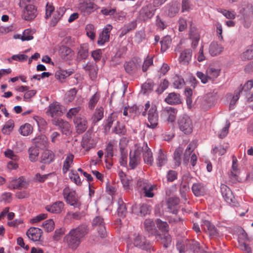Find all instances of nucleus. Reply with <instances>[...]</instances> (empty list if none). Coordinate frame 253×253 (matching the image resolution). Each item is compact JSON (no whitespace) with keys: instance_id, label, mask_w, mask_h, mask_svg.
Here are the masks:
<instances>
[{"instance_id":"nucleus-39","label":"nucleus","mask_w":253,"mask_h":253,"mask_svg":"<svg viewBox=\"0 0 253 253\" xmlns=\"http://www.w3.org/2000/svg\"><path fill=\"white\" fill-rule=\"evenodd\" d=\"M71 230H74L75 232V234L81 239L83 238L88 231L87 226L84 224L81 225L77 228L73 229Z\"/></svg>"},{"instance_id":"nucleus-9","label":"nucleus","mask_w":253,"mask_h":253,"mask_svg":"<svg viewBox=\"0 0 253 253\" xmlns=\"http://www.w3.org/2000/svg\"><path fill=\"white\" fill-rule=\"evenodd\" d=\"M58 52L60 58L64 61H72L75 57L74 51L65 45H59Z\"/></svg>"},{"instance_id":"nucleus-52","label":"nucleus","mask_w":253,"mask_h":253,"mask_svg":"<svg viewBox=\"0 0 253 253\" xmlns=\"http://www.w3.org/2000/svg\"><path fill=\"white\" fill-rule=\"evenodd\" d=\"M29 159L31 162H35L38 159V156L39 154L38 148L35 147H31L28 150Z\"/></svg>"},{"instance_id":"nucleus-10","label":"nucleus","mask_w":253,"mask_h":253,"mask_svg":"<svg viewBox=\"0 0 253 253\" xmlns=\"http://www.w3.org/2000/svg\"><path fill=\"white\" fill-rule=\"evenodd\" d=\"M74 123L77 133H83L87 128V121L83 115H78L74 119Z\"/></svg>"},{"instance_id":"nucleus-62","label":"nucleus","mask_w":253,"mask_h":253,"mask_svg":"<svg viewBox=\"0 0 253 253\" xmlns=\"http://www.w3.org/2000/svg\"><path fill=\"white\" fill-rule=\"evenodd\" d=\"M145 38V34L144 31H139L136 33L134 38V42L139 44Z\"/></svg>"},{"instance_id":"nucleus-40","label":"nucleus","mask_w":253,"mask_h":253,"mask_svg":"<svg viewBox=\"0 0 253 253\" xmlns=\"http://www.w3.org/2000/svg\"><path fill=\"white\" fill-rule=\"evenodd\" d=\"M88 56V47L85 44L81 45L77 53V59L79 60L86 59Z\"/></svg>"},{"instance_id":"nucleus-14","label":"nucleus","mask_w":253,"mask_h":253,"mask_svg":"<svg viewBox=\"0 0 253 253\" xmlns=\"http://www.w3.org/2000/svg\"><path fill=\"white\" fill-rule=\"evenodd\" d=\"M177 110L171 107H166L162 111L161 116L169 122H174Z\"/></svg>"},{"instance_id":"nucleus-6","label":"nucleus","mask_w":253,"mask_h":253,"mask_svg":"<svg viewBox=\"0 0 253 253\" xmlns=\"http://www.w3.org/2000/svg\"><path fill=\"white\" fill-rule=\"evenodd\" d=\"M178 127L186 134H190L193 130V124L191 120L187 115L179 117L178 120Z\"/></svg>"},{"instance_id":"nucleus-44","label":"nucleus","mask_w":253,"mask_h":253,"mask_svg":"<svg viewBox=\"0 0 253 253\" xmlns=\"http://www.w3.org/2000/svg\"><path fill=\"white\" fill-rule=\"evenodd\" d=\"M77 89L76 88H73L68 90L65 95L64 100L67 103L72 102L77 94Z\"/></svg>"},{"instance_id":"nucleus-5","label":"nucleus","mask_w":253,"mask_h":253,"mask_svg":"<svg viewBox=\"0 0 253 253\" xmlns=\"http://www.w3.org/2000/svg\"><path fill=\"white\" fill-rule=\"evenodd\" d=\"M151 3H149L142 7L139 11V14L137 18L141 21H146L150 19L154 15L156 9Z\"/></svg>"},{"instance_id":"nucleus-61","label":"nucleus","mask_w":253,"mask_h":253,"mask_svg":"<svg viewBox=\"0 0 253 253\" xmlns=\"http://www.w3.org/2000/svg\"><path fill=\"white\" fill-rule=\"evenodd\" d=\"M99 99V95L97 93L92 96L88 102V107L90 110L94 109Z\"/></svg>"},{"instance_id":"nucleus-4","label":"nucleus","mask_w":253,"mask_h":253,"mask_svg":"<svg viewBox=\"0 0 253 253\" xmlns=\"http://www.w3.org/2000/svg\"><path fill=\"white\" fill-rule=\"evenodd\" d=\"M133 244L134 246L143 250L146 251L148 253L155 252L152 244L148 241L144 237L139 234H134Z\"/></svg>"},{"instance_id":"nucleus-41","label":"nucleus","mask_w":253,"mask_h":253,"mask_svg":"<svg viewBox=\"0 0 253 253\" xmlns=\"http://www.w3.org/2000/svg\"><path fill=\"white\" fill-rule=\"evenodd\" d=\"M167 161L168 159L166 154L162 151V149H159L157 158V166L161 168L167 163Z\"/></svg>"},{"instance_id":"nucleus-36","label":"nucleus","mask_w":253,"mask_h":253,"mask_svg":"<svg viewBox=\"0 0 253 253\" xmlns=\"http://www.w3.org/2000/svg\"><path fill=\"white\" fill-rule=\"evenodd\" d=\"M173 86L175 88L180 89L185 85V82L181 76L177 74L174 75L171 79Z\"/></svg>"},{"instance_id":"nucleus-12","label":"nucleus","mask_w":253,"mask_h":253,"mask_svg":"<svg viewBox=\"0 0 253 253\" xmlns=\"http://www.w3.org/2000/svg\"><path fill=\"white\" fill-rule=\"evenodd\" d=\"M112 29L113 27L110 24H107L103 29V30L99 34L98 37L97 43L99 45H103L106 42H107L109 41L110 34Z\"/></svg>"},{"instance_id":"nucleus-63","label":"nucleus","mask_w":253,"mask_h":253,"mask_svg":"<svg viewBox=\"0 0 253 253\" xmlns=\"http://www.w3.org/2000/svg\"><path fill=\"white\" fill-rule=\"evenodd\" d=\"M81 107L78 106L71 108L66 114L67 117L69 119H72L73 117H77L76 115L81 111Z\"/></svg>"},{"instance_id":"nucleus-50","label":"nucleus","mask_w":253,"mask_h":253,"mask_svg":"<svg viewBox=\"0 0 253 253\" xmlns=\"http://www.w3.org/2000/svg\"><path fill=\"white\" fill-rule=\"evenodd\" d=\"M117 212L118 215L122 217H125L127 212L126 204L122 200H119L118 201Z\"/></svg>"},{"instance_id":"nucleus-31","label":"nucleus","mask_w":253,"mask_h":253,"mask_svg":"<svg viewBox=\"0 0 253 253\" xmlns=\"http://www.w3.org/2000/svg\"><path fill=\"white\" fill-rule=\"evenodd\" d=\"M74 159V156L71 153H68L66 155L62 167V172L63 173H66L69 170L70 168L73 164Z\"/></svg>"},{"instance_id":"nucleus-11","label":"nucleus","mask_w":253,"mask_h":253,"mask_svg":"<svg viewBox=\"0 0 253 253\" xmlns=\"http://www.w3.org/2000/svg\"><path fill=\"white\" fill-rule=\"evenodd\" d=\"M158 114L156 106H152L149 109L148 113V123H146L147 127L154 129L158 125Z\"/></svg>"},{"instance_id":"nucleus-22","label":"nucleus","mask_w":253,"mask_h":253,"mask_svg":"<svg viewBox=\"0 0 253 253\" xmlns=\"http://www.w3.org/2000/svg\"><path fill=\"white\" fill-rule=\"evenodd\" d=\"M27 183L23 177L12 179L8 184L10 189H21L27 187Z\"/></svg>"},{"instance_id":"nucleus-3","label":"nucleus","mask_w":253,"mask_h":253,"mask_svg":"<svg viewBox=\"0 0 253 253\" xmlns=\"http://www.w3.org/2000/svg\"><path fill=\"white\" fill-rule=\"evenodd\" d=\"M63 196L67 203L74 208H79L81 203L79 201L75 191L66 186L63 190Z\"/></svg>"},{"instance_id":"nucleus-42","label":"nucleus","mask_w":253,"mask_h":253,"mask_svg":"<svg viewBox=\"0 0 253 253\" xmlns=\"http://www.w3.org/2000/svg\"><path fill=\"white\" fill-rule=\"evenodd\" d=\"M14 127V121L12 120H9L3 126L1 132L5 135H9L12 131Z\"/></svg>"},{"instance_id":"nucleus-47","label":"nucleus","mask_w":253,"mask_h":253,"mask_svg":"<svg viewBox=\"0 0 253 253\" xmlns=\"http://www.w3.org/2000/svg\"><path fill=\"white\" fill-rule=\"evenodd\" d=\"M104 116V109L102 107L97 108L92 117L93 123H96L100 121Z\"/></svg>"},{"instance_id":"nucleus-16","label":"nucleus","mask_w":253,"mask_h":253,"mask_svg":"<svg viewBox=\"0 0 253 253\" xmlns=\"http://www.w3.org/2000/svg\"><path fill=\"white\" fill-rule=\"evenodd\" d=\"M140 152L143 153V160L145 164L152 165L153 163V157L151 149L148 147L147 144L144 143L142 147H138Z\"/></svg>"},{"instance_id":"nucleus-17","label":"nucleus","mask_w":253,"mask_h":253,"mask_svg":"<svg viewBox=\"0 0 253 253\" xmlns=\"http://www.w3.org/2000/svg\"><path fill=\"white\" fill-rule=\"evenodd\" d=\"M150 211L151 207L145 204L142 205L135 204L132 206V211L135 214L140 216H145L149 214Z\"/></svg>"},{"instance_id":"nucleus-25","label":"nucleus","mask_w":253,"mask_h":253,"mask_svg":"<svg viewBox=\"0 0 253 253\" xmlns=\"http://www.w3.org/2000/svg\"><path fill=\"white\" fill-rule=\"evenodd\" d=\"M64 207V204L63 202L57 201L51 205L46 206L45 209L46 211L51 213H60L63 210Z\"/></svg>"},{"instance_id":"nucleus-21","label":"nucleus","mask_w":253,"mask_h":253,"mask_svg":"<svg viewBox=\"0 0 253 253\" xmlns=\"http://www.w3.org/2000/svg\"><path fill=\"white\" fill-rule=\"evenodd\" d=\"M248 241H249V238L247 233L243 229H242L241 232L239 236V242L240 244V249L248 253H251V249L249 245L245 243Z\"/></svg>"},{"instance_id":"nucleus-64","label":"nucleus","mask_w":253,"mask_h":253,"mask_svg":"<svg viewBox=\"0 0 253 253\" xmlns=\"http://www.w3.org/2000/svg\"><path fill=\"white\" fill-rule=\"evenodd\" d=\"M169 84V82L167 80H163V81L160 83L158 88L157 89L156 92L158 94H161L168 87Z\"/></svg>"},{"instance_id":"nucleus-43","label":"nucleus","mask_w":253,"mask_h":253,"mask_svg":"<svg viewBox=\"0 0 253 253\" xmlns=\"http://www.w3.org/2000/svg\"><path fill=\"white\" fill-rule=\"evenodd\" d=\"M220 70L214 67H209L206 71V74L208 75L210 80L213 81L220 74Z\"/></svg>"},{"instance_id":"nucleus-32","label":"nucleus","mask_w":253,"mask_h":253,"mask_svg":"<svg viewBox=\"0 0 253 253\" xmlns=\"http://www.w3.org/2000/svg\"><path fill=\"white\" fill-rule=\"evenodd\" d=\"M144 227L145 230L151 235H156L158 232L155 223L151 219H145Z\"/></svg>"},{"instance_id":"nucleus-1","label":"nucleus","mask_w":253,"mask_h":253,"mask_svg":"<svg viewBox=\"0 0 253 253\" xmlns=\"http://www.w3.org/2000/svg\"><path fill=\"white\" fill-rule=\"evenodd\" d=\"M137 187L139 192L146 198H153L155 195L154 191L157 189L156 184H152L148 180L142 178L137 180Z\"/></svg>"},{"instance_id":"nucleus-7","label":"nucleus","mask_w":253,"mask_h":253,"mask_svg":"<svg viewBox=\"0 0 253 253\" xmlns=\"http://www.w3.org/2000/svg\"><path fill=\"white\" fill-rule=\"evenodd\" d=\"M221 195L226 202L232 206H237L238 203L236 201L231 189L225 184L220 185Z\"/></svg>"},{"instance_id":"nucleus-13","label":"nucleus","mask_w":253,"mask_h":253,"mask_svg":"<svg viewBox=\"0 0 253 253\" xmlns=\"http://www.w3.org/2000/svg\"><path fill=\"white\" fill-rule=\"evenodd\" d=\"M37 15V9L34 5L28 4L24 7L22 14V18L24 20L27 21L33 20Z\"/></svg>"},{"instance_id":"nucleus-37","label":"nucleus","mask_w":253,"mask_h":253,"mask_svg":"<svg viewBox=\"0 0 253 253\" xmlns=\"http://www.w3.org/2000/svg\"><path fill=\"white\" fill-rule=\"evenodd\" d=\"M167 8L168 11V15L170 17H173L179 11V4L176 2H172L167 5Z\"/></svg>"},{"instance_id":"nucleus-38","label":"nucleus","mask_w":253,"mask_h":253,"mask_svg":"<svg viewBox=\"0 0 253 253\" xmlns=\"http://www.w3.org/2000/svg\"><path fill=\"white\" fill-rule=\"evenodd\" d=\"M223 47L216 42H212L209 47V52L213 56L220 54L223 50Z\"/></svg>"},{"instance_id":"nucleus-53","label":"nucleus","mask_w":253,"mask_h":253,"mask_svg":"<svg viewBox=\"0 0 253 253\" xmlns=\"http://www.w3.org/2000/svg\"><path fill=\"white\" fill-rule=\"evenodd\" d=\"M182 153L183 149L180 147L176 148L174 152L173 158L175 161V165L176 166H179L181 163Z\"/></svg>"},{"instance_id":"nucleus-20","label":"nucleus","mask_w":253,"mask_h":253,"mask_svg":"<svg viewBox=\"0 0 253 253\" xmlns=\"http://www.w3.org/2000/svg\"><path fill=\"white\" fill-rule=\"evenodd\" d=\"M74 230H71L67 236L68 245L72 249H76L81 243V239L75 234Z\"/></svg>"},{"instance_id":"nucleus-15","label":"nucleus","mask_w":253,"mask_h":253,"mask_svg":"<svg viewBox=\"0 0 253 253\" xmlns=\"http://www.w3.org/2000/svg\"><path fill=\"white\" fill-rule=\"evenodd\" d=\"M46 114L52 118L61 116L62 114L61 105L58 102H53L48 107Z\"/></svg>"},{"instance_id":"nucleus-34","label":"nucleus","mask_w":253,"mask_h":253,"mask_svg":"<svg viewBox=\"0 0 253 253\" xmlns=\"http://www.w3.org/2000/svg\"><path fill=\"white\" fill-rule=\"evenodd\" d=\"M54 154L50 150H45L41 156V162L45 164H49L54 160Z\"/></svg>"},{"instance_id":"nucleus-46","label":"nucleus","mask_w":253,"mask_h":253,"mask_svg":"<svg viewBox=\"0 0 253 253\" xmlns=\"http://www.w3.org/2000/svg\"><path fill=\"white\" fill-rule=\"evenodd\" d=\"M32 126L28 123L21 126L19 128V132L20 134L23 136H28L32 133Z\"/></svg>"},{"instance_id":"nucleus-51","label":"nucleus","mask_w":253,"mask_h":253,"mask_svg":"<svg viewBox=\"0 0 253 253\" xmlns=\"http://www.w3.org/2000/svg\"><path fill=\"white\" fill-rule=\"evenodd\" d=\"M69 177L70 179L77 185H81L82 181L77 171L75 170H71L70 172L69 173Z\"/></svg>"},{"instance_id":"nucleus-33","label":"nucleus","mask_w":253,"mask_h":253,"mask_svg":"<svg viewBox=\"0 0 253 253\" xmlns=\"http://www.w3.org/2000/svg\"><path fill=\"white\" fill-rule=\"evenodd\" d=\"M203 227L205 230H208L210 235L211 237H217L219 236V233L215 227L210 221L205 220L202 224Z\"/></svg>"},{"instance_id":"nucleus-56","label":"nucleus","mask_w":253,"mask_h":253,"mask_svg":"<svg viewBox=\"0 0 253 253\" xmlns=\"http://www.w3.org/2000/svg\"><path fill=\"white\" fill-rule=\"evenodd\" d=\"M118 113H112L107 120V123L105 125V129H109L112 126L113 122L116 121L118 118Z\"/></svg>"},{"instance_id":"nucleus-60","label":"nucleus","mask_w":253,"mask_h":253,"mask_svg":"<svg viewBox=\"0 0 253 253\" xmlns=\"http://www.w3.org/2000/svg\"><path fill=\"white\" fill-rule=\"evenodd\" d=\"M55 12V8L52 3L47 2L45 6V18L46 19L50 17L52 13Z\"/></svg>"},{"instance_id":"nucleus-18","label":"nucleus","mask_w":253,"mask_h":253,"mask_svg":"<svg viewBox=\"0 0 253 253\" xmlns=\"http://www.w3.org/2000/svg\"><path fill=\"white\" fill-rule=\"evenodd\" d=\"M42 234V230L37 227H31L26 232L29 239L34 242L40 241Z\"/></svg>"},{"instance_id":"nucleus-2","label":"nucleus","mask_w":253,"mask_h":253,"mask_svg":"<svg viewBox=\"0 0 253 253\" xmlns=\"http://www.w3.org/2000/svg\"><path fill=\"white\" fill-rule=\"evenodd\" d=\"M185 249L183 244L181 242L177 243L176 248L179 253H208L200 248L199 243L197 242L187 241Z\"/></svg>"},{"instance_id":"nucleus-19","label":"nucleus","mask_w":253,"mask_h":253,"mask_svg":"<svg viewBox=\"0 0 253 253\" xmlns=\"http://www.w3.org/2000/svg\"><path fill=\"white\" fill-rule=\"evenodd\" d=\"M141 160L140 150L137 148L133 152L129 154V167L132 169H134L140 163Z\"/></svg>"},{"instance_id":"nucleus-26","label":"nucleus","mask_w":253,"mask_h":253,"mask_svg":"<svg viewBox=\"0 0 253 253\" xmlns=\"http://www.w3.org/2000/svg\"><path fill=\"white\" fill-rule=\"evenodd\" d=\"M138 67L137 60L135 58H133L126 62L124 64V68L126 72L130 75L134 74Z\"/></svg>"},{"instance_id":"nucleus-24","label":"nucleus","mask_w":253,"mask_h":253,"mask_svg":"<svg viewBox=\"0 0 253 253\" xmlns=\"http://www.w3.org/2000/svg\"><path fill=\"white\" fill-rule=\"evenodd\" d=\"M192 51L191 49H185L183 50L180 55L179 62L184 65H188L191 60Z\"/></svg>"},{"instance_id":"nucleus-49","label":"nucleus","mask_w":253,"mask_h":253,"mask_svg":"<svg viewBox=\"0 0 253 253\" xmlns=\"http://www.w3.org/2000/svg\"><path fill=\"white\" fill-rule=\"evenodd\" d=\"M240 58L243 61L250 60L253 59V48L249 47L240 55Z\"/></svg>"},{"instance_id":"nucleus-45","label":"nucleus","mask_w":253,"mask_h":253,"mask_svg":"<svg viewBox=\"0 0 253 253\" xmlns=\"http://www.w3.org/2000/svg\"><path fill=\"white\" fill-rule=\"evenodd\" d=\"M171 43V39L170 36H166L164 37L161 41L162 52L166 51L170 46Z\"/></svg>"},{"instance_id":"nucleus-55","label":"nucleus","mask_w":253,"mask_h":253,"mask_svg":"<svg viewBox=\"0 0 253 253\" xmlns=\"http://www.w3.org/2000/svg\"><path fill=\"white\" fill-rule=\"evenodd\" d=\"M42 227L47 232H51L54 229V222L51 219L46 220L42 223Z\"/></svg>"},{"instance_id":"nucleus-29","label":"nucleus","mask_w":253,"mask_h":253,"mask_svg":"<svg viewBox=\"0 0 253 253\" xmlns=\"http://www.w3.org/2000/svg\"><path fill=\"white\" fill-rule=\"evenodd\" d=\"M165 101L171 105L179 104L181 102L179 94L175 92L169 93L165 99Z\"/></svg>"},{"instance_id":"nucleus-48","label":"nucleus","mask_w":253,"mask_h":253,"mask_svg":"<svg viewBox=\"0 0 253 253\" xmlns=\"http://www.w3.org/2000/svg\"><path fill=\"white\" fill-rule=\"evenodd\" d=\"M84 214L83 212H68L65 217V220H71L72 219L75 220H80L83 216Z\"/></svg>"},{"instance_id":"nucleus-54","label":"nucleus","mask_w":253,"mask_h":253,"mask_svg":"<svg viewBox=\"0 0 253 253\" xmlns=\"http://www.w3.org/2000/svg\"><path fill=\"white\" fill-rule=\"evenodd\" d=\"M94 30V27L92 24H87L85 27L86 36L92 41H93L95 38Z\"/></svg>"},{"instance_id":"nucleus-35","label":"nucleus","mask_w":253,"mask_h":253,"mask_svg":"<svg viewBox=\"0 0 253 253\" xmlns=\"http://www.w3.org/2000/svg\"><path fill=\"white\" fill-rule=\"evenodd\" d=\"M54 125L58 126L63 133L67 134L70 130V125L69 123L61 119L55 120Z\"/></svg>"},{"instance_id":"nucleus-30","label":"nucleus","mask_w":253,"mask_h":253,"mask_svg":"<svg viewBox=\"0 0 253 253\" xmlns=\"http://www.w3.org/2000/svg\"><path fill=\"white\" fill-rule=\"evenodd\" d=\"M33 142L35 147L40 149H44L48 146L47 138L43 135L39 136L33 139Z\"/></svg>"},{"instance_id":"nucleus-27","label":"nucleus","mask_w":253,"mask_h":253,"mask_svg":"<svg viewBox=\"0 0 253 253\" xmlns=\"http://www.w3.org/2000/svg\"><path fill=\"white\" fill-rule=\"evenodd\" d=\"M193 194L196 197L204 195L206 191L205 185L200 182L194 183L191 188Z\"/></svg>"},{"instance_id":"nucleus-57","label":"nucleus","mask_w":253,"mask_h":253,"mask_svg":"<svg viewBox=\"0 0 253 253\" xmlns=\"http://www.w3.org/2000/svg\"><path fill=\"white\" fill-rule=\"evenodd\" d=\"M154 86V83L152 81L148 80L142 85V91L145 94L152 90Z\"/></svg>"},{"instance_id":"nucleus-23","label":"nucleus","mask_w":253,"mask_h":253,"mask_svg":"<svg viewBox=\"0 0 253 253\" xmlns=\"http://www.w3.org/2000/svg\"><path fill=\"white\" fill-rule=\"evenodd\" d=\"M189 37L192 41V47L196 48L198 44L200 39V35L198 30L195 27H191Z\"/></svg>"},{"instance_id":"nucleus-58","label":"nucleus","mask_w":253,"mask_h":253,"mask_svg":"<svg viewBox=\"0 0 253 253\" xmlns=\"http://www.w3.org/2000/svg\"><path fill=\"white\" fill-rule=\"evenodd\" d=\"M156 223L158 228L164 232H168L169 231V225L167 222L163 221L160 219L156 220Z\"/></svg>"},{"instance_id":"nucleus-59","label":"nucleus","mask_w":253,"mask_h":253,"mask_svg":"<svg viewBox=\"0 0 253 253\" xmlns=\"http://www.w3.org/2000/svg\"><path fill=\"white\" fill-rule=\"evenodd\" d=\"M119 175L121 182L125 189H127L129 188V181L126 177V174L123 171L119 173Z\"/></svg>"},{"instance_id":"nucleus-8","label":"nucleus","mask_w":253,"mask_h":253,"mask_svg":"<svg viewBox=\"0 0 253 253\" xmlns=\"http://www.w3.org/2000/svg\"><path fill=\"white\" fill-rule=\"evenodd\" d=\"M98 8L97 5L90 0H84L83 2L80 3L79 6L80 11L84 16L89 15Z\"/></svg>"},{"instance_id":"nucleus-28","label":"nucleus","mask_w":253,"mask_h":253,"mask_svg":"<svg viewBox=\"0 0 253 253\" xmlns=\"http://www.w3.org/2000/svg\"><path fill=\"white\" fill-rule=\"evenodd\" d=\"M66 11L64 7H59L53 13L52 19L50 22V25L52 26H55L58 21L63 16Z\"/></svg>"}]
</instances>
